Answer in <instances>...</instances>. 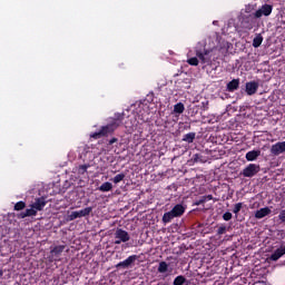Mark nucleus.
Listing matches in <instances>:
<instances>
[{"instance_id": "obj_13", "label": "nucleus", "mask_w": 285, "mask_h": 285, "mask_svg": "<svg viewBox=\"0 0 285 285\" xmlns=\"http://www.w3.org/2000/svg\"><path fill=\"white\" fill-rule=\"evenodd\" d=\"M271 213H272V210H271L269 207H263V208L257 209V210L255 212L254 217H255L256 219H264V217H268V215H271Z\"/></svg>"}, {"instance_id": "obj_28", "label": "nucleus", "mask_w": 285, "mask_h": 285, "mask_svg": "<svg viewBox=\"0 0 285 285\" xmlns=\"http://www.w3.org/2000/svg\"><path fill=\"white\" fill-rule=\"evenodd\" d=\"M126 179V174H118L112 178L114 184H119Z\"/></svg>"}, {"instance_id": "obj_25", "label": "nucleus", "mask_w": 285, "mask_h": 285, "mask_svg": "<svg viewBox=\"0 0 285 285\" xmlns=\"http://www.w3.org/2000/svg\"><path fill=\"white\" fill-rule=\"evenodd\" d=\"M158 273H168V263L160 262L158 265Z\"/></svg>"}, {"instance_id": "obj_10", "label": "nucleus", "mask_w": 285, "mask_h": 285, "mask_svg": "<svg viewBox=\"0 0 285 285\" xmlns=\"http://www.w3.org/2000/svg\"><path fill=\"white\" fill-rule=\"evenodd\" d=\"M139 259V256L137 255H131L129 257H127L125 261L118 263L116 265V268H132V265L135 264V262H137Z\"/></svg>"}, {"instance_id": "obj_7", "label": "nucleus", "mask_w": 285, "mask_h": 285, "mask_svg": "<svg viewBox=\"0 0 285 285\" xmlns=\"http://www.w3.org/2000/svg\"><path fill=\"white\" fill-rule=\"evenodd\" d=\"M261 167L257 164H249L247 165L240 173V175H243V177H255V175H257V173H259Z\"/></svg>"}, {"instance_id": "obj_9", "label": "nucleus", "mask_w": 285, "mask_h": 285, "mask_svg": "<svg viewBox=\"0 0 285 285\" xmlns=\"http://www.w3.org/2000/svg\"><path fill=\"white\" fill-rule=\"evenodd\" d=\"M269 153L272 157H279V155H284L285 153V141H278L272 145Z\"/></svg>"}, {"instance_id": "obj_22", "label": "nucleus", "mask_w": 285, "mask_h": 285, "mask_svg": "<svg viewBox=\"0 0 285 285\" xmlns=\"http://www.w3.org/2000/svg\"><path fill=\"white\" fill-rule=\"evenodd\" d=\"M184 110H186V107L183 102H178L174 106V112H176L177 115H181Z\"/></svg>"}, {"instance_id": "obj_34", "label": "nucleus", "mask_w": 285, "mask_h": 285, "mask_svg": "<svg viewBox=\"0 0 285 285\" xmlns=\"http://www.w3.org/2000/svg\"><path fill=\"white\" fill-rule=\"evenodd\" d=\"M278 219L282 222V224H285V209L279 212Z\"/></svg>"}, {"instance_id": "obj_39", "label": "nucleus", "mask_w": 285, "mask_h": 285, "mask_svg": "<svg viewBox=\"0 0 285 285\" xmlns=\"http://www.w3.org/2000/svg\"><path fill=\"white\" fill-rule=\"evenodd\" d=\"M202 204H204V200H202V198L195 202V206H202Z\"/></svg>"}, {"instance_id": "obj_12", "label": "nucleus", "mask_w": 285, "mask_h": 285, "mask_svg": "<svg viewBox=\"0 0 285 285\" xmlns=\"http://www.w3.org/2000/svg\"><path fill=\"white\" fill-rule=\"evenodd\" d=\"M285 255V246H281L274 250V253L269 256L271 262H277V259L284 257Z\"/></svg>"}, {"instance_id": "obj_16", "label": "nucleus", "mask_w": 285, "mask_h": 285, "mask_svg": "<svg viewBox=\"0 0 285 285\" xmlns=\"http://www.w3.org/2000/svg\"><path fill=\"white\" fill-rule=\"evenodd\" d=\"M228 92H235V90H239V79H233L227 83Z\"/></svg>"}, {"instance_id": "obj_19", "label": "nucleus", "mask_w": 285, "mask_h": 285, "mask_svg": "<svg viewBox=\"0 0 285 285\" xmlns=\"http://www.w3.org/2000/svg\"><path fill=\"white\" fill-rule=\"evenodd\" d=\"M98 189L100 193H110L112 190V183L106 181Z\"/></svg>"}, {"instance_id": "obj_17", "label": "nucleus", "mask_w": 285, "mask_h": 285, "mask_svg": "<svg viewBox=\"0 0 285 285\" xmlns=\"http://www.w3.org/2000/svg\"><path fill=\"white\" fill-rule=\"evenodd\" d=\"M177 216L171 210L163 215V224H170Z\"/></svg>"}, {"instance_id": "obj_33", "label": "nucleus", "mask_w": 285, "mask_h": 285, "mask_svg": "<svg viewBox=\"0 0 285 285\" xmlns=\"http://www.w3.org/2000/svg\"><path fill=\"white\" fill-rule=\"evenodd\" d=\"M212 199L213 195H206L200 197V202H203V204H206V202H212Z\"/></svg>"}, {"instance_id": "obj_31", "label": "nucleus", "mask_w": 285, "mask_h": 285, "mask_svg": "<svg viewBox=\"0 0 285 285\" xmlns=\"http://www.w3.org/2000/svg\"><path fill=\"white\" fill-rule=\"evenodd\" d=\"M101 137L104 136L101 135L100 129L98 131L90 134V139H101Z\"/></svg>"}, {"instance_id": "obj_27", "label": "nucleus", "mask_w": 285, "mask_h": 285, "mask_svg": "<svg viewBox=\"0 0 285 285\" xmlns=\"http://www.w3.org/2000/svg\"><path fill=\"white\" fill-rule=\"evenodd\" d=\"M242 208H244V203H237L234 205L233 213L235 214L236 217L237 215H239Z\"/></svg>"}, {"instance_id": "obj_21", "label": "nucleus", "mask_w": 285, "mask_h": 285, "mask_svg": "<svg viewBox=\"0 0 285 285\" xmlns=\"http://www.w3.org/2000/svg\"><path fill=\"white\" fill-rule=\"evenodd\" d=\"M195 137H196L195 132L186 134L183 137V141H186L187 144H193V141H195Z\"/></svg>"}, {"instance_id": "obj_1", "label": "nucleus", "mask_w": 285, "mask_h": 285, "mask_svg": "<svg viewBox=\"0 0 285 285\" xmlns=\"http://www.w3.org/2000/svg\"><path fill=\"white\" fill-rule=\"evenodd\" d=\"M47 204L48 200H46V197H38L35 199V203L30 205L29 209L17 214V218L26 219V217H37V213L43 210Z\"/></svg>"}, {"instance_id": "obj_18", "label": "nucleus", "mask_w": 285, "mask_h": 285, "mask_svg": "<svg viewBox=\"0 0 285 285\" xmlns=\"http://www.w3.org/2000/svg\"><path fill=\"white\" fill-rule=\"evenodd\" d=\"M92 165L88 164H83V165H79L77 167V173L78 175H86V173H88V168H90Z\"/></svg>"}, {"instance_id": "obj_6", "label": "nucleus", "mask_w": 285, "mask_h": 285, "mask_svg": "<svg viewBox=\"0 0 285 285\" xmlns=\"http://www.w3.org/2000/svg\"><path fill=\"white\" fill-rule=\"evenodd\" d=\"M90 213H92V207H86L78 212H71V214L68 215V222H75V219H79L81 217H88Z\"/></svg>"}, {"instance_id": "obj_40", "label": "nucleus", "mask_w": 285, "mask_h": 285, "mask_svg": "<svg viewBox=\"0 0 285 285\" xmlns=\"http://www.w3.org/2000/svg\"><path fill=\"white\" fill-rule=\"evenodd\" d=\"M203 106H204V110H208V102H203Z\"/></svg>"}, {"instance_id": "obj_37", "label": "nucleus", "mask_w": 285, "mask_h": 285, "mask_svg": "<svg viewBox=\"0 0 285 285\" xmlns=\"http://www.w3.org/2000/svg\"><path fill=\"white\" fill-rule=\"evenodd\" d=\"M117 141H119V139H117V138H111V139L108 141V146H112V144H117Z\"/></svg>"}, {"instance_id": "obj_14", "label": "nucleus", "mask_w": 285, "mask_h": 285, "mask_svg": "<svg viewBox=\"0 0 285 285\" xmlns=\"http://www.w3.org/2000/svg\"><path fill=\"white\" fill-rule=\"evenodd\" d=\"M262 155V150H250L245 155L247 161H255Z\"/></svg>"}, {"instance_id": "obj_5", "label": "nucleus", "mask_w": 285, "mask_h": 285, "mask_svg": "<svg viewBox=\"0 0 285 285\" xmlns=\"http://www.w3.org/2000/svg\"><path fill=\"white\" fill-rule=\"evenodd\" d=\"M255 23V13L242 17L240 26L244 30H253Z\"/></svg>"}, {"instance_id": "obj_23", "label": "nucleus", "mask_w": 285, "mask_h": 285, "mask_svg": "<svg viewBox=\"0 0 285 285\" xmlns=\"http://www.w3.org/2000/svg\"><path fill=\"white\" fill-rule=\"evenodd\" d=\"M206 55H208V52H205V53L202 51L196 52V56L202 61V63H208V61H210L209 59H207Z\"/></svg>"}, {"instance_id": "obj_20", "label": "nucleus", "mask_w": 285, "mask_h": 285, "mask_svg": "<svg viewBox=\"0 0 285 285\" xmlns=\"http://www.w3.org/2000/svg\"><path fill=\"white\" fill-rule=\"evenodd\" d=\"M263 42H264V37H262V35H257L253 39V48H259V46H262Z\"/></svg>"}, {"instance_id": "obj_29", "label": "nucleus", "mask_w": 285, "mask_h": 285, "mask_svg": "<svg viewBox=\"0 0 285 285\" xmlns=\"http://www.w3.org/2000/svg\"><path fill=\"white\" fill-rule=\"evenodd\" d=\"M26 208V202L20 200L18 203H16L13 210H23Z\"/></svg>"}, {"instance_id": "obj_2", "label": "nucleus", "mask_w": 285, "mask_h": 285, "mask_svg": "<svg viewBox=\"0 0 285 285\" xmlns=\"http://www.w3.org/2000/svg\"><path fill=\"white\" fill-rule=\"evenodd\" d=\"M121 124H124V114H116L111 122L100 127V134L102 137H108V135H112Z\"/></svg>"}, {"instance_id": "obj_11", "label": "nucleus", "mask_w": 285, "mask_h": 285, "mask_svg": "<svg viewBox=\"0 0 285 285\" xmlns=\"http://www.w3.org/2000/svg\"><path fill=\"white\" fill-rule=\"evenodd\" d=\"M257 90H259V82L248 81V82L245 83V92L249 97H253V95H256Z\"/></svg>"}, {"instance_id": "obj_38", "label": "nucleus", "mask_w": 285, "mask_h": 285, "mask_svg": "<svg viewBox=\"0 0 285 285\" xmlns=\"http://www.w3.org/2000/svg\"><path fill=\"white\" fill-rule=\"evenodd\" d=\"M245 12H247V13H249V12H253V6H247L246 8H245Z\"/></svg>"}, {"instance_id": "obj_32", "label": "nucleus", "mask_w": 285, "mask_h": 285, "mask_svg": "<svg viewBox=\"0 0 285 285\" xmlns=\"http://www.w3.org/2000/svg\"><path fill=\"white\" fill-rule=\"evenodd\" d=\"M223 219H224V222H230L233 219V214L230 212H226L223 215Z\"/></svg>"}, {"instance_id": "obj_30", "label": "nucleus", "mask_w": 285, "mask_h": 285, "mask_svg": "<svg viewBox=\"0 0 285 285\" xmlns=\"http://www.w3.org/2000/svg\"><path fill=\"white\" fill-rule=\"evenodd\" d=\"M187 63H188L189 66H199V59H197V57L189 58V59L187 60Z\"/></svg>"}, {"instance_id": "obj_8", "label": "nucleus", "mask_w": 285, "mask_h": 285, "mask_svg": "<svg viewBox=\"0 0 285 285\" xmlns=\"http://www.w3.org/2000/svg\"><path fill=\"white\" fill-rule=\"evenodd\" d=\"M115 244L119 245L121 243L126 244V242H130V234L128 232L118 228L115 233Z\"/></svg>"}, {"instance_id": "obj_26", "label": "nucleus", "mask_w": 285, "mask_h": 285, "mask_svg": "<svg viewBox=\"0 0 285 285\" xmlns=\"http://www.w3.org/2000/svg\"><path fill=\"white\" fill-rule=\"evenodd\" d=\"M185 282H186V277H185L184 275H179V276H177V277L174 279L173 284H174V285H184Z\"/></svg>"}, {"instance_id": "obj_15", "label": "nucleus", "mask_w": 285, "mask_h": 285, "mask_svg": "<svg viewBox=\"0 0 285 285\" xmlns=\"http://www.w3.org/2000/svg\"><path fill=\"white\" fill-rule=\"evenodd\" d=\"M171 212L174 213V215L176 217H181V215H184V213H186V206H184L181 204H177L171 208Z\"/></svg>"}, {"instance_id": "obj_35", "label": "nucleus", "mask_w": 285, "mask_h": 285, "mask_svg": "<svg viewBox=\"0 0 285 285\" xmlns=\"http://www.w3.org/2000/svg\"><path fill=\"white\" fill-rule=\"evenodd\" d=\"M217 235H226V226L222 225L218 227Z\"/></svg>"}, {"instance_id": "obj_4", "label": "nucleus", "mask_w": 285, "mask_h": 285, "mask_svg": "<svg viewBox=\"0 0 285 285\" xmlns=\"http://www.w3.org/2000/svg\"><path fill=\"white\" fill-rule=\"evenodd\" d=\"M273 14V4L265 3L258 10L254 12L255 19H262V17H271Z\"/></svg>"}, {"instance_id": "obj_24", "label": "nucleus", "mask_w": 285, "mask_h": 285, "mask_svg": "<svg viewBox=\"0 0 285 285\" xmlns=\"http://www.w3.org/2000/svg\"><path fill=\"white\" fill-rule=\"evenodd\" d=\"M206 55H208V52H205V53L202 51L196 52V56L202 61V63H208V61H210L209 59H207Z\"/></svg>"}, {"instance_id": "obj_3", "label": "nucleus", "mask_w": 285, "mask_h": 285, "mask_svg": "<svg viewBox=\"0 0 285 285\" xmlns=\"http://www.w3.org/2000/svg\"><path fill=\"white\" fill-rule=\"evenodd\" d=\"M63 250H66V245H58L55 246L51 250H50V255L48 257L49 262H61V253H63Z\"/></svg>"}, {"instance_id": "obj_36", "label": "nucleus", "mask_w": 285, "mask_h": 285, "mask_svg": "<svg viewBox=\"0 0 285 285\" xmlns=\"http://www.w3.org/2000/svg\"><path fill=\"white\" fill-rule=\"evenodd\" d=\"M193 160L197 164L198 161H202V155L200 154H195L193 156Z\"/></svg>"}]
</instances>
